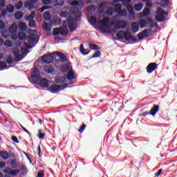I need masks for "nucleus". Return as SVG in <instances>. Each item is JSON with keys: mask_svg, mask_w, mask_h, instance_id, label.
I'll return each instance as SVG.
<instances>
[{"mask_svg": "<svg viewBox=\"0 0 177 177\" xmlns=\"http://www.w3.org/2000/svg\"><path fill=\"white\" fill-rule=\"evenodd\" d=\"M60 17H69V19L62 22V26L64 28H69L71 32L77 29V21H81V14L74 10L62 11L60 13Z\"/></svg>", "mask_w": 177, "mask_h": 177, "instance_id": "nucleus-1", "label": "nucleus"}, {"mask_svg": "<svg viewBox=\"0 0 177 177\" xmlns=\"http://www.w3.org/2000/svg\"><path fill=\"white\" fill-rule=\"evenodd\" d=\"M42 77L39 73V70L37 68H35L31 73L30 80L32 81L33 84H37V85H39L41 88H48L49 84H50V81H49L46 78L41 79Z\"/></svg>", "mask_w": 177, "mask_h": 177, "instance_id": "nucleus-2", "label": "nucleus"}, {"mask_svg": "<svg viewBox=\"0 0 177 177\" xmlns=\"http://www.w3.org/2000/svg\"><path fill=\"white\" fill-rule=\"evenodd\" d=\"M111 26H114V28L112 29L113 32H117L118 30H121L122 28H127L128 26V23L124 20H117L112 19L111 21Z\"/></svg>", "mask_w": 177, "mask_h": 177, "instance_id": "nucleus-3", "label": "nucleus"}, {"mask_svg": "<svg viewBox=\"0 0 177 177\" xmlns=\"http://www.w3.org/2000/svg\"><path fill=\"white\" fill-rule=\"evenodd\" d=\"M113 5L114 3L110 1H104L100 3V9H106V13L108 16H113L114 13V8H113Z\"/></svg>", "mask_w": 177, "mask_h": 177, "instance_id": "nucleus-4", "label": "nucleus"}, {"mask_svg": "<svg viewBox=\"0 0 177 177\" xmlns=\"http://www.w3.org/2000/svg\"><path fill=\"white\" fill-rule=\"evenodd\" d=\"M12 53L15 57L17 62H20L23 60L24 56H26V53L23 52V48L14 47L12 49Z\"/></svg>", "mask_w": 177, "mask_h": 177, "instance_id": "nucleus-5", "label": "nucleus"}, {"mask_svg": "<svg viewBox=\"0 0 177 177\" xmlns=\"http://www.w3.org/2000/svg\"><path fill=\"white\" fill-rule=\"evenodd\" d=\"M168 16V12H165L164 10H160L158 8V12H156V19L159 23H162L165 20V17Z\"/></svg>", "mask_w": 177, "mask_h": 177, "instance_id": "nucleus-6", "label": "nucleus"}, {"mask_svg": "<svg viewBox=\"0 0 177 177\" xmlns=\"http://www.w3.org/2000/svg\"><path fill=\"white\" fill-rule=\"evenodd\" d=\"M17 32V25L16 24H13L10 26V28L8 31H6L3 37L4 38H9L10 35H15Z\"/></svg>", "mask_w": 177, "mask_h": 177, "instance_id": "nucleus-7", "label": "nucleus"}, {"mask_svg": "<svg viewBox=\"0 0 177 177\" xmlns=\"http://www.w3.org/2000/svg\"><path fill=\"white\" fill-rule=\"evenodd\" d=\"M67 86H64L63 85H52L50 87H48V91L51 92V93H57L60 92V91H63V89H66Z\"/></svg>", "mask_w": 177, "mask_h": 177, "instance_id": "nucleus-8", "label": "nucleus"}, {"mask_svg": "<svg viewBox=\"0 0 177 177\" xmlns=\"http://www.w3.org/2000/svg\"><path fill=\"white\" fill-rule=\"evenodd\" d=\"M157 68H158L157 63L151 62L147 65L146 70L148 74H151V73H153V71H154L155 70H157Z\"/></svg>", "mask_w": 177, "mask_h": 177, "instance_id": "nucleus-9", "label": "nucleus"}, {"mask_svg": "<svg viewBox=\"0 0 177 177\" xmlns=\"http://www.w3.org/2000/svg\"><path fill=\"white\" fill-rule=\"evenodd\" d=\"M54 57L52 54L45 55L41 57V62H43V63H47V64L52 63Z\"/></svg>", "mask_w": 177, "mask_h": 177, "instance_id": "nucleus-10", "label": "nucleus"}, {"mask_svg": "<svg viewBox=\"0 0 177 177\" xmlns=\"http://www.w3.org/2000/svg\"><path fill=\"white\" fill-rule=\"evenodd\" d=\"M26 39L30 45H37V36H35V35H30L28 36Z\"/></svg>", "mask_w": 177, "mask_h": 177, "instance_id": "nucleus-11", "label": "nucleus"}, {"mask_svg": "<svg viewBox=\"0 0 177 177\" xmlns=\"http://www.w3.org/2000/svg\"><path fill=\"white\" fill-rule=\"evenodd\" d=\"M100 32H102V34H109L111 32L110 26L107 24L102 25L100 27Z\"/></svg>", "mask_w": 177, "mask_h": 177, "instance_id": "nucleus-12", "label": "nucleus"}, {"mask_svg": "<svg viewBox=\"0 0 177 177\" xmlns=\"http://www.w3.org/2000/svg\"><path fill=\"white\" fill-rule=\"evenodd\" d=\"M117 2H118V1H117V0H115L113 2H111V3H113V6H114L115 13H118V12H120L121 10V9H122V5H121V3H117Z\"/></svg>", "mask_w": 177, "mask_h": 177, "instance_id": "nucleus-13", "label": "nucleus"}, {"mask_svg": "<svg viewBox=\"0 0 177 177\" xmlns=\"http://www.w3.org/2000/svg\"><path fill=\"white\" fill-rule=\"evenodd\" d=\"M123 39H125V41H136V39L135 37L131 35L129 32H124V35L123 36Z\"/></svg>", "mask_w": 177, "mask_h": 177, "instance_id": "nucleus-14", "label": "nucleus"}, {"mask_svg": "<svg viewBox=\"0 0 177 177\" xmlns=\"http://www.w3.org/2000/svg\"><path fill=\"white\" fill-rule=\"evenodd\" d=\"M44 71L48 74H52L55 71V68L51 65H46L44 66Z\"/></svg>", "mask_w": 177, "mask_h": 177, "instance_id": "nucleus-15", "label": "nucleus"}, {"mask_svg": "<svg viewBox=\"0 0 177 177\" xmlns=\"http://www.w3.org/2000/svg\"><path fill=\"white\" fill-rule=\"evenodd\" d=\"M158 110H160V106L153 104V108H151L149 113H150L151 115H153V117H154V115H156V114H157V113H158Z\"/></svg>", "mask_w": 177, "mask_h": 177, "instance_id": "nucleus-16", "label": "nucleus"}, {"mask_svg": "<svg viewBox=\"0 0 177 177\" xmlns=\"http://www.w3.org/2000/svg\"><path fill=\"white\" fill-rule=\"evenodd\" d=\"M147 27H149L151 30H153V28H156L154 30H152V32H157V28H160V26H158V24L156 22L149 23Z\"/></svg>", "mask_w": 177, "mask_h": 177, "instance_id": "nucleus-17", "label": "nucleus"}, {"mask_svg": "<svg viewBox=\"0 0 177 177\" xmlns=\"http://www.w3.org/2000/svg\"><path fill=\"white\" fill-rule=\"evenodd\" d=\"M66 78L68 81H73V80L75 78V73H74V71H69L66 75Z\"/></svg>", "mask_w": 177, "mask_h": 177, "instance_id": "nucleus-18", "label": "nucleus"}, {"mask_svg": "<svg viewBox=\"0 0 177 177\" xmlns=\"http://www.w3.org/2000/svg\"><path fill=\"white\" fill-rule=\"evenodd\" d=\"M150 15V8H145L140 13V16L141 17H147Z\"/></svg>", "mask_w": 177, "mask_h": 177, "instance_id": "nucleus-19", "label": "nucleus"}, {"mask_svg": "<svg viewBox=\"0 0 177 177\" xmlns=\"http://www.w3.org/2000/svg\"><path fill=\"white\" fill-rule=\"evenodd\" d=\"M131 31L132 32H138L139 31V23L138 22H133L131 24Z\"/></svg>", "mask_w": 177, "mask_h": 177, "instance_id": "nucleus-20", "label": "nucleus"}, {"mask_svg": "<svg viewBox=\"0 0 177 177\" xmlns=\"http://www.w3.org/2000/svg\"><path fill=\"white\" fill-rule=\"evenodd\" d=\"M57 56L59 57V60L62 62V63H64V62H67V57L66 56V55L60 52H57Z\"/></svg>", "mask_w": 177, "mask_h": 177, "instance_id": "nucleus-21", "label": "nucleus"}, {"mask_svg": "<svg viewBox=\"0 0 177 177\" xmlns=\"http://www.w3.org/2000/svg\"><path fill=\"white\" fill-rule=\"evenodd\" d=\"M116 13L119 17H127L128 16V12H127V10H120Z\"/></svg>", "mask_w": 177, "mask_h": 177, "instance_id": "nucleus-22", "label": "nucleus"}, {"mask_svg": "<svg viewBox=\"0 0 177 177\" xmlns=\"http://www.w3.org/2000/svg\"><path fill=\"white\" fill-rule=\"evenodd\" d=\"M0 156L2 158H3V160H8L9 157H10L9 153H8V151H1L0 152Z\"/></svg>", "mask_w": 177, "mask_h": 177, "instance_id": "nucleus-23", "label": "nucleus"}, {"mask_svg": "<svg viewBox=\"0 0 177 177\" xmlns=\"http://www.w3.org/2000/svg\"><path fill=\"white\" fill-rule=\"evenodd\" d=\"M12 66L6 65V63L3 61L0 62V71H2V70H8V68H10Z\"/></svg>", "mask_w": 177, "mask_h": 177, "instance_id": "nucleus-24", "label": "nucleus"}, {"mask_svg": "<svg viewBox=\"0 0 177 177\" xmlns=\"http://www.w3.org/2000/svg\"><path fill=\"white\" fill-rule=\"evenodd\" d=\"M133 9L134 10H136V12H140V10L143 9V3H139L135 4L133 6Z\"/></svg>", "mask_w": 177, "mask_h": 177, "instance_id": "nucleus-25", "label": "nucleus"}, {"mask_svg": "<svg viewBox=\"0 0 177 177\" xmlns=\"http://www.w3.org/2000/svg\"><path fill=\"white\" fill-rule=\"evenodd\" d=\"M54 6H63L64 5V0H53Z\"/></svg>", "mask_w": 177, "mask_h": 177, "instance_id": "nucleus-26", "label": "nucleus"}, {"mask_svg": "<svg viewBox=\"0 0 177 177\" xmlns=\"http://www.w3.org/2000/svg\"><path fill=\"white\" fill-rule=\"evenodd\" d=\"M80 50L81 53H82V55H88L89 52H91V50H89L88 49H85L84 48V44L80 45Z\"/></svg>", "mask_w": 177, "mask_h": 177, "instance_id": "nucleus-27", "label": "nucleus"}, {"mask_svg": "<svg viewBox=\"0 0 177 177\" xmlns=\"http://www.w3.org/2000/svg\"><path fill=\"white\" fill-rule=\"evenodd\" d=\"M52 26H60L62 24V19L57 18L53 21H51Z\"/></svg>", "mask_w": 177, "mask_h": 177, "instance_id": "nucleus-28", "label": "nucleus"}, {"mask_svg": "<svg viewBox=\"0 0 177 177\" xmlns=\"http://www.w3.org/2000/svg\"><path fill=\"white\" fill-rule=\"evenodd\" d=\"M18 27L21 31H26L27 30V25L24 22H19Z\"/></svg>", "mask_w": 177, "mask_h": 177, "instance_id": "nucleus-29", "label": "nucleus"}, {"mask_svg": "<svg viewBox=\"0 0 177 177\" xmlns=\"http://www.w3.org/2000/svg\"><path fill=\"white\" fill-rule=\"evenodd\" d=\"M140 28H145V27H147V21L145 19H140L139 21Z\"/></svg>", "mask_w": 177, "mask_h": 177, "instance_id": "nucleus-30", "label": "nucleus"}, {"mask_svg": "<svg viewBox=\"0 0 177 177\" xmlns=\"http://www.w3.org/2000/svg\"><path fill=\"white\" fill-rule=\"evenodd\" d=\"M44 29L46 31H51L52 30V24L48 23V22H45L44 25Z\"/></svg>", "mask_w": 177, "mask_h": 177, "instance_id": "nucleus-31", "label": "nucleus"}, {"mask_svg": "<svg viewBox=\"0 0 177 177\" xmlns=\"http://www.w3.org/2000/svg\"><path fill=\"white\" fill-rule=\"evenodd\" d=\"M125 34V32L124 30H120L117 34L116 37L118 39H124V35Z\"/></svg>", "mask_w": 177, "mask_h": 177, "instance_id": "nucleus-32", "label": "nucleus"}, {"mask_svg": "<svg viewBox=\"0 0 177 177\" xmlns=\"http://www.w3.org/2000/svg\"><path fill=\"white\" fill-rule=\"evenodd\" d=\"M6 9L8 13H13V12H15V6L10 4L7 5Z\"/></svg>", "mask_w": 177, "mask_h": 177, "instance_id": "nucleus-33", "label": "nucleus"}, {"mask_svg": "<svg viewBox=\"0 0 177 177\" xmlns=\"http://www.w3.org/2000/svg\"><path fill=\"white\" fill-rule=\"evenodd\" d=\"M23 16H24V14L21 11H18L15 13V19H17V20H20Z\"/></svg>", "mask_w": 177, "mask_h": 177, "instance_id": "nucleus-34", "label": "nucleus"}, {"mask_svg": "<svg viewBox=\"0 0 177 177\" xmlns=\"http://www.w3.org/2000/svg\"><path fill=\"white\" fill-rule=\"evenodd\" d=\"M25 8H26V9H28L29 10H32V9H35V7H34L32 3L30 2H26L25 3Z\"/></svg>", "mask_w": 177, "mask_h": 177, "instance_id": "nucleus-35", "label": "nucleus"}, {"mask_svg": "<svg viewBox=\"0 0 177 177\" xmlns=\"http://www.w3.org/2000/svg\"><path fill=\"white\" fill-rule=\"evenodd\" d=\"M82 3V1H73L71 3V6H81V4Z\"/></svg>", "mask_w": 177, "mask_h": 177, "instance_id": "nucleus-36", "label": "nucleus"}, {"mask_svg": "<svg viewBox=\"0 0 177 177\" xmlns=\"http://www.w3.org/2000/svg\"><path fill=\"white\" fill-rule=\"evenodd\" d=\"M44 19L46 21L50 20V13L49 12L46 11L43 13Z\"/></svg>", "mask_w": 177, "mask_h": 177, "instance_id": "nucleus-37", "label": "nucleus"}, {"mask_svg": "<svg viewBox=\"0 0 177 177\" xmlns=\"http://www.w3.org/2000/svg\"><path fill=\"white\" fill-rule=\"evenodd\" d=\"M18 37L21 41H24L27 39V37L26 36V34L23 32H21L19 33Z\"/></svg>", "mask_w": 177, "mask_h": 177, "instance_id": "nucleus-38", "label": "nucleus"}, {"mask_svg": "<svg viewBox=\"0 0 177 177\" xmlns=\"http://www.w3.org/2000/svg\"><path fill=\"white\" fill-rule=\"evenodd\" d=\"M88 21L90 24H92V26L96 24L97 23V19L95 17H91L90 19H88Z\"/></svg>", "mask_w": 177, "mask_h": 177, "instance_id": "nucleus-39", "label": "nucleus"}, {"mask_svg": "<svg viewBox=\"0 0 177 177\" xmlns=\"http://www.w3.org/2000/svg\"><path fill=\"white\" fill-rule=\"evenodd\" d=\"M101 55H102V53L100 52V50H97L92 55L91 59H95L96 57H100Z\"/></svg>", "mask_w": 177, "mask_h": 177, "instance_id": "nucleus-40", "label": "nucleus"}, {"mask_svg": "<svg viewBox=\"0 0 177 177\" xmlns=\"http://www.w3.org/2000/svg\"><path fill=\"white\" fill-rule=\"evenodd\" d=\"M149 32H151V29L146 28L142 31V34L145 38L149 37Z\"/></svg>", "mask_w": 177, "mask_h": 177, "instance_id": "nucleus-41", "label": "nucleus"}, {"mask_svg": "<svg viewBox=\"0 0 177 177\" xmlns=\"http://www.w3.org/2000/svg\"><path fill=\"white\" fill-rule=\"evenodd\" d=\"M4 45H5V46H6V48H10V47L13 46V42H12V41H10V40H6L4 42Z\"/></svg>", "mask_w": 177, "mask_h": 177, "instance_id": "nucleus-42", "label": "nucleus"}, {"mask_svg": "<svg viewBox=\"0 0 177 177\" xmlns=\"http://www.w3.org/2000/svg\"><path fill=\"white\" fill-rule=\"evenodd\" d=\"M88 46L91 50H97L99 49V47L96 44H89Z\"/></svg>", "mask_w": 177, "mask_h": 177, "instance_id": "nucleus-43", "label": "nucleus"}, {"mask_svg": "<svg viewBox=\"0 0 177 177\" xmlns=\"http://www.w3.org/2000/svg\"><path fill=\"white\" fill-rule=\"evenodd\" d=\"M59 34H61V35H62L63 37H66L68 35V30H65L64 29H60Z\"/></svg>", "mask_w": 177, "mask_h": 177, "instance_id": "nucleus-44", "label": "nucleus"}, {"mask_svg": "<svg viewBox=\"0 0 177 177\" xmlns=\"http://www.w3.org/2000/svg\"><path fill=\"white\" fill-rule=\"evenodd\" d=\"M28 26L32 28H37V25L35 24V21L34 20L30 21L28 23Z\"/></svg>", "mask_w": 177, "mask_h": 177, "instance_id": "nucleus-45", "label": "nucleus"}, {"mask_svg": "<svg viewBox=\"0 0 177 177\" xmlns=\"http://www.w3.org/2000/svg\"><path fill=\"white\" fill-rule=\"evenodd\" d=\"M23 7V1H20L19 3H17L15 5V8L19 10V9H21V8Z\"/></svg>", "mask_w": 177, "mask_h": 177, "instance_id": "nucleus-46", "label": "nucleus"}, {"mask_svg": "<svg viewBox=\"0 0 177 177\" xmlns=\"http://www.w3.org/2000/svg\"><path fill=\"white\" fill-rule=\"evenodd\" d=\"M13 62H15V59H13L12 57H8L6 59L7 64H13Z\"/></svg>", "mask_w": 177, "mask_h": 177, "instance_id": "nucleus-47", "label": "nucleus"}, {"mask_svg": "<svg viewBox=\"0 0 177 177\" xmlns=\"http://www.w3.org/2000/svg\"><path fill=\"white\" fill-rule=\"evenodd\" d=\"M110 21V18L109 17H104L102 21H101V24L102 25L104 24H107V23H109Z\"/></svg>", "mask_w": 177, "mask_h": 177, "instance_id": "nucleus-48", "label": "nucleus"}, {"mask_svg": "<svg viewBox=\"0 0 177 177\" xmlns=\"http://www.w3.org/2000/svg\"><path fill=\"white\" fill-rule=\"evenodd\" d=\"M20 170L23 172V174H27V167H26V165H22L20 167Z\"/></svg>", "mask_w": 177, "mask_h": 177, "instance_id": "nucleus-49", "label": "nucleus"}, {"mask_svg": "<svg viewBox=\"0 0 177 177\" xmlns=\"http://www.w3.org/2000/svg\"><path fill=\"white\" fill-rule=\"evenodd\" d=\"M19 172H20V170H11V172H10L9 174L12 176H16Z\"/></svg>", "mask_w": 177, "mask_h": 177, "instance_id": "nucleus-50", "label": "nucleus"}, {"mask_svg": "<svg viewBox=\"0 0 177 177\" xmlns=\"http://www.w3.org/2000/svg\"><path fill=\"white\" fill-rule=\"evenodd\" d=\"M85 128H86V125L85 124H83L80 128L78 129V132H80V133H82V132H84V131H85Z\"/></svg>", "mask_w": 177, "mask_h": 177, "instance_id": "nucleus-51", "label": "nucleus"}, {"mask_svg": "<svg viewBox=\"0 0 177 177\" xmlns=\"http://www.w3.org/2000/svg\"><path fill=\"white\" fill-rule=\"evenodd\" d=\"M49 9V6H43L41 8L39 9V12L42 13L44 10H46Z\"/></svg>", "mask_w": 177, "mask_h": 177, "instance_id": "nucleus-52", "label": "nucleus"}, {"mask_svg": "<svg viewBox=\"0 0 177 177\" xmlns=\"http://www.w3.org/2000/svg\"><path fill=\"white\" fill-rule=\"evenodd\" d=\"M42 130H39V139H44L45 138V133H41Z\"/></svg>", "mask_w": 177, "mask_h": 177, "instance_id": "nucleus-53", "label": "nucleus"}, {"mask_svg": "<svg viewBox=\"0 0 177 177\" xmlns=\"http://www.w3.org/2000/svg\"><path fill=\"white\" fill-rule=\"evenodd\" d=\"M126 9L129 12H133V7L131 5H127L126 6Z\"/></svg>", "mask_w": 177, "mask_h": 177, "instance_id": "nucleus-54", "label": "nucleus"}, {"mask_svg": "<svg viewBox=\"0 0 177 177\" xmlns=\"http://www.w3.org/2000/svg\"><path fill=\"white\" fill-rule=\"evenodd\" d=\"M129 19H135V11H131L129 12Z\"/></svg>", "mask_w": 177, "mask_h": 177, "instance_id": "nucleus-55", "label": "nucleus"}, {"mask_svg": "<svg viewBox=\"0 0 177 177\" xmlns=\"http://www.w3.org/2000/svg\"><path fill=\"white\" fill-rule=\"evenodd\" d=\"M60 34V30H59V28H55L54 29V31L53 32V35H59Z\"/></svg>", "mask_w": 177, "mask_h": 177, "instance_id": "nucleus-56", "label": "nucleus"}, {"mask_svg": "<svg viewBox=\"0 0 177 177\" xmlns=\"http://www.w3.org/2000/svg\"><path fill=\"white\" fill-rule=\"evenodd\" d=\"M120 1L122 2V5H124V6H127L128 3H131V0H120Z\"/></svg>", "mask_w": 177, "mask_h": 177, "instance_id": "nucleus-57", "label": "nucleus"}, {"mask_svg": "<svg viewBox=\"0 0 177 177\" xmlns=\"http://www.w3.org/2000/svg\"><path fill=\"white\" fill-rule=\"evenodd\" d=\"M44 176H45V173L44 172V171H39L37 173V175L36 177H44Z\"/></svg>", "mask_w": 177, "mask_h": 177, "instance_id": "nucleus-58", "label": "nucleus"}, {"mask_svg": "<svg viewBox=\"0 0 177 177\" xmlns=\"http://www.w3.org/2000/svg\"><path fill=\"white\" fill-rule=\"evenodd\" d=\"M87 10L88 12H94L95 11V6H91L88 7Z\"/></svg>", "mask_w": 177, "mask_h": 177, "instance_id": "nucleus-59", "label": "nucleus"}, {"mask_svg": "<svg viewBox=\"0 0 177 177\" xmlns=\"http://www.w3.org/2000/svg\"><path fill=\"white\" fill-rule=\"evenodd\" d=\"M44 5H50L52 3V0H42Z\"/></svg>", "mask_w": 177, "mask_h": 177, "instance_id": "nucleus-60", "label": "nucleus"}, {"mask_svg": "<svg viewBox=\"0 0 177 177\" xmlns=\"http://www.w3.org/2000/svg\"><path fill=\"white\" fill-rule=\"evenodd\" d=\"M138 38L140 39H143V38H145V35H143V32H141L140 33L138 34L137 35Z\"/></svg>", "mask_w": 177, "mask_h": 177, "instance_id": "nucleus-61", "label": "nucleus"}, {"mask_svg": "<svg viewBox=\"0 0 177 177\" xmlns=\"http://www.w3.org/2000/svg\"><path fill=\"white\" fill-rule=\"evenodd\" d=\"M162 169H160L156 173H155V177H158L161 175Z\"/></svg>", "mask_w": 177, "mask_h": 177, "instance_id": "nucleus-62", "label": "nucleus"}, {"mask_svg": "<svg viewBox=\"0 0 177 177\" xmlns=\"http://www.w3.org/2000/svg\"><path fill=\"white\" fill-rule=\"evenodd\" d=\"M5 28V23L0 20V30H3Z\"/></svg>", "mask_w": 177, "mask_h": 177, "instance_id": "nucleus-63", "label": "nucleus"}, {"mask_svg": "<svg viewBox=\"0 0 177 177\" xmlns=\"http://www.w3.org/2000/svg\"><path fill=\"white\" fill-rule=\"evenodd\" d=\"M10 164H11L12 167H15L16 166V160L12 159V160L10 161Z\"/></svg>", "mask_w": 177, "mask_h": 177, "instance_id": "nucleus-64", "label": "nucleus"}]
</instances>
